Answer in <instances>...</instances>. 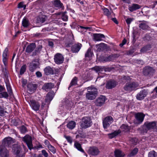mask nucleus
I'll return each mask as SVG.
<instances>
[{
  "mask_svg": "<svg viewBox=\"0 0 157 157\" xmlns=\"http://www.w3.org/2000/svg\"><path fill=\"white\" fill-rule=\"evenodd\" d=\"M156 124V122L155 121L151 122L147 121L142 127L139 128L138 130L141 134L147 133L148 130H154L155 128Z\"/></svg>",
  "mask_w": 157,
  "mask_h": 157,
  "instance_id": "nucleus-1",
  "label": "nucleus"
},
{
  "mask_svg": "<svg viewBox=\"0 0 157 157\" xmlns=\"http://www.w3.org/2000/svg\"><path fill=\"white\" fill-rule=\"evenodd\" d=\"M80 126L82 129H86L90 127L92 124L91 119L90 117H83L80 122Z\"/></svg>",
  "mask_w": 157,
  "mask_h": 157,
  "instance_id": "nucleus-2",
  "label": "nucleus"
},
{
  "mask_svg": "<svg viewBox=\"0 0 157 157\" xmlns=\"http://www.w3.org/2000/svg\"><path fill=\"white\" fill-rule=\"evenodd\" d=\"M138 86L139 84L136 82H130L126 83L124 89L126 91H132L135 90Z\"/></svg>",
  "mask_w": 157,
  "mask_h": 157,
  "instance_id": "nucleus-3",
  "label": "nucleus"
},
{
  "mask_svg": "<svg viewBox=\"0 0 157 157\" xmlns=\"http://www.w3.org/2000/svg\"><path fill=\"white\" fill-rule=\"evenodd\" d=\"M15 142V140L10 137L5 138L3 140L2 146L3 147H10L12 144Z\"/></svg>",
  "mask_w": 157,
  "mask_h": 157,
  "instance_id": "nucleus-4",
  "label": "nucleus"
},
{
  "mask_svg": "<svg viewBox=\"0 0 157 157\" xmlns=\"http://www.w3.org/2000/svg\"><path fill=\"white\" fill-rule=\"evenodd\" d=\"M155 71L153 67L148 66H146L143 69V72L144 75L146 76H152Z\"/></svg>",
  "mask_w": 157,
  "mask_h": 157,
  "instance_id": "nucleus-5",
  "label": "nucleus"
},
{
  "mask_svg": "<svg viewBox=\"0 0 157 157\" xmlns=\"http://www.w3.org/2000/svg\"><path fill=\"white\" fill-rule=\"evenodd\" d=\"M87 153L90 155L95 156L98 155L100 151L98 147L93 146L89 148Z\"/></svg>",
  "mask_w": 157,
  "mask_h": 157,
  "instance_id": "nucleus-6",
  "label": "nucleus"
},
{
  "mask_svg": "<svg viewBox=\"0 0 157 157\" xmlns=\"http://www.w3.org/2000/svg\"><path fill=\"white\" fill-rule=\"evenodd\" d=\"M22 140L26 143L28 147L30 150L33 148L32 137L29 135H26L25 136L22 137Z\"/></svg>",
  "mask_w": 157,
  "mask_h": 157,
  "instance_id": "nucleus-7",
  "label": "nucleus"
},
{
  "mask_svg": "<svg viewBox=\"0 0 157 157\" xmlns=\"http://www.w3.org/2000/svg\"><path fill=\"white\" fill-rule=\"evenodd\" d=\"M136 120L134 121V123L135 124H141L143 121L144 115L142 113H138L135 115Z\"/></svg>",
  "mask_w": 157,
  "mask_h": 157,
  "instance_id": "nucleus-8",
  "label": "nucleus"
},
{
  "mask_svg": "<svg viewBox=\"0 0 157 157\" xmlns=\"http://www.w3.org/2000/svg\"><path fill=\"white\" fill-rule=\"evenodd\" d=\"M113 117L109 116L105 117L103 121V127L105 128H107L109 127L110 124L113 122Z\"/></svg>",
  "mask_w": 157,
  "mask_h": 157,
  "instance_id": "nucleus-9",
  "label": "nucleus"
},
{
  "mask_svg": "<svg viewBox=\"0 0 157 157\" xmlns=\"http://www.w3.org/2000/svg\"><path fill=\"white\" fill-rule=\"evenodd\" d=\"M98 94V92L97 90L88 91L86 94V97L88 100H93L96 98Z\"/></svg>",
  "mask_w": 157,
  "mask_h": 157,
  "instance_id": "nucleus-10",
  "label": "nucleus"
},
{
  "mask_svg": "<svg viewBox=\"0 0 157 157\" xmlns=\"http://www.w3.org/2000/svg\"><path fill=\"white\" fill-rule=\"evenodd\" d=\"M40 64L38 59H34L30 63L29 68L30 71L33 72L37 68Z\"/></svg>",
  "mask_w": 157,
  "mask_h": 157,
  "instance_id": "nucleus-11",
  "label": "nucleus"
},
{
  "mask_svg": "<svg viewBox=\"0 0 157 157\" xmlns=\"http://www.w3.org/2000/svg\"><path fill=\"white\" fill-rule=\"evenodd\" d=\"M105 100V96L101 95L96 99L95 101V105L98 106H101L104 104Z\"/></svg>",
  "mask_w": 157,
  "mask_h": 157,
  "instance_id": "nucleus-12",
  "label": "nucleus"
},
{
  "mask_svg": "<svg viewBox=\"0 0 157 157\" xmlns=\"http://www.w3.org/2000/svg\"><path fill=\"white\" fill-rule=\"evenodd\" d=\"M10 152L5 147L0 146V157H9Z\"/></svg>",
  "mask_w": 157,
  "mask_h": 157,
  "instance_id": "nucleus-13",
  "label": "nucleus"
},
{
  "mask_svg": "<svg viewBox=\"0 0 157 157\" xmlns=\"http://www.w3.org/2000/svg\"><path fill=\"white\" fill-rule=\"evenodd\" d=\"M148 94L147 90H143L138 93L136 96V99L139 100H143Z\"/></svg>",
  "mask_w": 157,
  "mask_h": 157,
  "instance_id": "nucleus-14",
  "label": "nucleus"
},
{
  "mask_svg": "<svg viewBox=\"0 0 157 157\" xmlns=\"http://www.w3.org/2000/svg\"><path fill=\"white\" fill-rule=\"evenodd\" d=\"M55 93L53 91H51L47 94L45 99L47 105H48L55 96Z\"/></svg>",
  "mask_w": 157,
  "mask_h": 157,
  "instance_id": "nucleus-15",
  "label": "nucleus"
},
{
  "mask_svg": "<svg viewBox=\"0 0 157 157\" xmlns=\"http://www.w3.org/2000/svg\"><path fill=\"white\" fill-rule=\"evenodd\" d=\"M30 104L32 108L35 111L38 110L40 107V103L34 100H30Z\"/></svg>",
  "mask_w": 157,
  "mask_h": 157,
  "instance_id": "nucleus-16",
  "label": "nucleus"
},
{
  "mask_svg": "<svg viewBox=\"0 0 157 157\" xmlns=\"http://www.w3.org/2000/svg\"><path fill=\"white\" fill-rule=\"evenodd\" d=\"M117 85V82L114 80H109L106 84V87L108 89H111L115 87Z\"/></svg>",
  "mask_w": 157,
  "mask_h": 157,
  "instance_id": "nucleus-17",
  "label": "nucleus"
},
{
  "mask_svg": "<svg viewBox=\"0 0 157 157\" xmlns=\"http://www.w3.org/2000/svg\"><path fill=\"white\" fill-rule=\"evenodd\" d=\"M54 60L56 64H60L63 63L64 58L61 54H57L55 56Z\"/></svg>",
  "mask_w": 157,
  "mask_h": 157,
  "instance_id": "nucleus-18",
  "label": "nucleus"
},
{
  "mask_svg": "<svg viewBox=\"0 0 157 157\" xmlns=\"http://www.w3.org/2000/svg\"><path fill=\"white\" fill-rule=\"evenodd\" d=\"M53 4L54 7L58 9H64V7L63 4L60 0H55L53 1Z\"/></svg>",
  "mask_w": 157,
  "mask_h": 157,
  "instance_id": "nucleus-19",
  "label": "nucleus"
},
{
  "mask_svg": "<svg viewBox=\"0 0 157 157\" xmlns=\"http://www.w3.org/2000/svg\"><path fill=\"white\" fill-rule=\"evenodd\" d=\"M54 86V84L51 82L45 83L43 86L42 89L48 92L53 88Z\"/></svg>",
  "mask_w": 157,
  "mask_h": 157,
  "instance_id": "nucleus-20",
  "label": "nucleus"
},
{
  "mask_svg": "<svg viewBox=\"0 0 157 157\" xmlns=\"http://www.w3.org/2000/svg\"><path fill=\"white\" fill-rule=\"evenodd\" d=\"M21 149V147L18 144H14L13 145L12 150L14 155H17L20 153Z\"/></svg>",
  "mask_w": 157,
  "mask_h": 157,
  "instance_id": "nucleus-21",
  "label": "nucleus"
},
{
  "mask_svg": "<svg viewBox=\"0 0 157 157\" xmlns=\"http://www.w3.org/2000/svg\"><path fill=\"white\" fill-rule=\"evenodd\" d=\"M36 84H33L31 83H29L27 85L28 90L30 92H34L37 88Z\"/></svg>",
  "mask_w": 157,
  "mask_h": 157,
  "instance_id": "nucleus-22",
  "label": "nucleus"
},
{
  "mask_svg": "<svg viewBox=\"0 0 157 157\" xmlns=\"http://www.w3.org/2000/svg\"><path fill=\"white\" fill-rule=\"evenodd\" d=\"M82 44L78 43L73 45L71 47V51L74 53L78 52L80 49Z\"/></svg>",
  "mask_w": 157,
  "mask_h": 157,
  "instance_id": "nucleus-23",
  "label": "nucleus"
},
{
  "mask_svg": "<svg viewBox=\"0 0 157 157\" xmlns=\"http://www.w3.org/2000/svg\"><path fill=\"white\" fill-rule=\"evenodd\" d=\"M36 46L35 43H32L27 46L25 51L27 53H31L36 48Z\"/></svg>",
  "mask_w": 157,
  "mask_h": 157,
  "instance_id": "nucleus-24",
  "label": "nucleus"
},
{
  "mask_svg": "<svg viewBox=\"0 0 157 157\" xmlns=\"http://www.w3.org/2000/svg\"><path fill=\"white\" fill-rule=\"evenodd\" d=\"M141 22L140 24L139 27L143 30H145L149 28V26L147 24V22L144 21H141Z\"/></svg>",
  "mask_w": 157,
  "mask_h": 157,
  "instance_id": "nucleus-25",
  "label": "nucleus"
},
{
  "mask_svg": "<svg viewBox=\"0 0 157 157\" xmlns=\"http://www.w3.org/2000/svg\"><path fill=\"white\" fill-rule=\"evenodd\" d=\"M45 74L46 75H48L50 74H53L54 71L52 68L49 66H48L45 68L44 70Z\"/></svg>",
  "mask_w": 157,
  "mask_h": 157,
  "instance_id": "nucleus-26",
  "label": "nucleus"
},
{
  "mask_svg": "<svg viewBox=\"0 0 157 157\" xmlns=\"http://www.w3.org/2000/svg\"><path fill=\"white\" fill-rule=\"evenodd\" d=\"M140 5L137 4H133L132 6H129L128 9L130 11L133 12L140 9Z\"/></svg>",
  "mask_w": 157,
  "mask_h": 157,
  "instance_id": "nucleus-27",
  "label": "nucleus"
},
{
  "mask_svg": "<svg viewBox=\"0 0 157 157\" xmlns=\"http://www.w3.org/2000/svg\"><path fill=\"white\" fill-rule=\"evenodd\" d=\"M114 152L115 157H123L124 155V154L119 150H116Z\"/></svg>",
  "mask_w": 157,
  "mask_h": 157,
  "instance_id": "nucleus-28",
  "label": "nucleus"
},
{
  "mask_svg": "<svg viewBox=\"0 0 157 157\" xmlns=\"http://www.w3.org/2000/svg\"><path fill=\"white\" fill-rule=\"evenodd\" d=\"M47 18V17L44 15L40 16L37 18V22L38 23H43L46 20Z\"/></svg>",
  "mask_w": 157,
  "mask_h": 157,
  "instance_id": "nucleus-29",
  "label": "nucleus"
},
{
  "mask_svg": "<svg viewBox=\"0 0 157 157\" xmlns=\"http://www.w3.org/2000/svg\"><path fill=\"white\" fill-rule=\"evenodd\" d=\"M42 46L41 45H39L36 49L32 53V56H35L40 53L41 50Z\"/></svg>",
  "mask_w": 157,
  "mask_h": 157,
  "instance_id": "nucleus-30",
  "label": "nucleus"
},
{
  "mask_svg": "<svg viewBox=\"0 0 157 157\" xmlns=\"http://www.w3.org/2000/svg\"><path fill=\"white\" fill-rule=\"evenodd\" d=\"M76 123L74 121H71L67 124V126L68 128L70 129H73L75 127Z\"/></svg>",
  "mask_w": 157,
  "mask_h": 157,
  "instance_id": "nucleus-31",
  "label": "nucleus"
},
{
  "mask_svg": "<svg viewBox=\"0 0 157 157\" xmlns=\"http://www.w3.org/2000/svg\"><path fill=\"white\" fill-rule=\"evenodd\" d=\"M94 39H101V38H105V36L100 33H94L93 34Z\"/></svg>",
  "mask_w": 157,
  "mask_h": 157,
  "instance_id": "nucleus-32",
  "label": "nucleus"
},
{
  "mask_svg": "<svg viewBox=\"0 0 157 157\" xmlns=\"http://www.w3.org/2000/svg\"><path fill=\"white\" fill-rule=\"evenodd\" d=\"M121 128L122 130L123 131L128 132L130 131V127L128 125L123 124L121 126Z\"/></svg>",
  "mask_w": 157,
  "mask_h": 157,
  "instance_id": "nucleus-33",
  "label": "nucleus"
},
{
  "mask_svg": "<svg viewBox=\"0 0 157 157\" xmlns=\"http://www.w3.org/2000/svg\"><path fill=\"white\" fill-rule=\"evenodd\" d=\"M74 146L79 151L83 152L85 153V152L82 149L81 144L79 143L78 142H76L75 143Z\"/></svg>",
  "mask_w": 157,
  "mask_h": 157,
  "instance_id": "nucleus-34",
  "label": "nucleus"
},
{
  "mask_svg": "<svg viewBox=\"0 0 157 157\" xmlns=\"http://www.w3.org/2000/svg\"><path fill=\"white\" fill-rule=\"evenodd\" d=\"M7 113L6 109L4 106L0 105V116L3 117Z\"/></svg>",
  "mask_w": 157,
  "mask_h": 157,
  "instance_id": "nucleus-35",
  "label": "nucleus"
},
{
  "mask_svg": "<svg viewBox=\"0 0 157 157\" xmlns=\"http://www.w3.org/2000/svg\"><path fill=\"white\" fill-rule=\"evenodd\" d=\"M8 49L6 48H5L3 54V62H5L6 61L7 59V53Z\"/></svg>",
  "mask_w": 157,
  "mask_h": 157,
  "instance_id": "nucleus-36",
  "label": "nucleus"
},
{
  "mask_svg": "<svg viewBox=\"0 0 157 157\" xmlns=\"http://www.w3.org/2000/svg\"><path fill=\"white\" fill-rule=\"evenodd\" d=\"M151 48L150 45H147L144 47L140 50V52L142 53H144L147 51L149 50Z\"/></svg>",
  "mask_w": 157,
  "mask_h": 157,
  "instance_id": "nucleus-37",
  "label": "nucleus"
},
{
  "mask_svg": "<svg viewBox=\"0 0 157 157\" xmlns=\"http://www.w3.org/2000/svg\"><path fill=\"white\" fill-rule=\"evenodd\" d=\"M77 79L78 78L76 77H75L73 78L71 82L70 85L68 87V89L71 86L76 85L77 84Z\"/></svg>",
  "mask_w": 157,
  "mask_h": 157,
  "instance_id": "nucleus-38",
  "label": "nucleus"
},
{
  "mask_svg": "<svg viewBox=\"0 0 157 157\" xmlns=\"http://www.w3.org/2000/svg\"><path fill=\"white\" fill-rule=\"evenodd\" d=\"M120 132H121L119 130L116 131L113 133L109 134V136L110 138H112L117 135Z\"/></svg>",
  "mask_w": 157,
  "mask_h": 157,
  "instance_id": "nucleus-39",
  "label": "nucleus"
},
{
  "mask_svg": "<svg viewBox=\"0 0 157 157\" xmlns=\"http://www.w3.org/2000/svg\"><path fill=\"white\" fill-rule=\"evenodd\" d=\"M22 24L24 27H27L29 24V20L25 18H24L22 21Z\"/></svg>",
  "mask_w": 157,
  "mask_h": 157,
  "instance_id": "nucleus-40",
  "label": "nucleus"
},
{
  "mask_svg": "<svg viewBox=\"0 0 157 157\" xmlns=\"http://www.w3.org/2000/svg\"><path fill=\"white\" fill-rule=\"evenodd\" d=\"M138 151V149L136 147H135L132 151L131 153L128 155V156L131 157L135 155L137 153Z\"/></svg>",
  "mask_w": 157,
  "mask_h": 157,
  "instance_id": "nucleus-41",
  "label": "nucleus"
},
{
  "mask_svg": "<svg viewBox=\"0 0 157 157\" xmlns=\"http://www.w3.org/2000/svg\"><path fill=\"white\" fill-rule=\"evenodd\" d=\"M103 68L104 67H102L101 66H96L92 68L91 69L95 71L96 72H98L100 71H102Z\"/></svg>",
  "mask_w": 157,
  "mask_h": 157,
  "instance_id": "nucleus-42",
  "label": "nucleus"
},
{
  "mask_svg": "<svg viewBox=\"0 0 157 157\" xmlns=\"http://www.w3.org/2000/svg\"><path fill=\"white\" fill-rule=\"evenodd\" d=\"M9 95L6 92H2L0 93V98H8Z\"/></svg>",
  "mask_w": 157,
  "mask_h": 157,
  "instance_id": "nucleus-43",
  "label": "nucleus"
},
{
  "mask_svg": "<svg viewBox=\"0 0 157 157\" xmlns=\"http://www.w3.org/2000/svg\"><path fill=\"white\" fill-rule=\"evenodd\" d=\"M21 133L22 134H25L27 132V128L24 125H22L20 128Z\"/></svg>",
  "mask_w": 157,
  "mask_h": 157,
  "instance_id": "nucleus-44",
  "label": "nucleus"
},
{
  "mask_svg": "<svg viewBox=\"0 0 157 157\" xmlns=\"http://www.w3.org/2000/svg\"><path fill=\"white\" fill-rule=\"evenodd\" d=\"M93 53L91 52V49L89 48L85 55V57H90L92 56Z\"/></svg>",
  "mask_w": 157,
  "mask_h": 157,
  "instance_id": "nucleus-45",
  "label": "nucleus"
},
{
  "mask_svg": "<svg viewBox=\"0 0 157 157\" xmlns=\"http://www.w3.org/2000/svg\"><path fill=\"white\" fill-rule=\"evenodd\" d=\"M66 12H63L62 14V19L64 21H67L68 20V16L66 14Z\"/></svg>",
  "mask_w": 157,
  "mask_h": 157,
  "instance_id": "nucleus-46",
  "label": "nucleus"
},
{
  "mask_svg": "<svg viewBox=\"0 0 157 157\" xmlns=\"http://www.w3.org/2000/svg\"><path fill=\"white\" fill-rule=\"evenodd\" d=\"M6 87L7 91L9 93V94L10 96H11L13 94V92L9 84H6Z\"/></svg>",
  "mask_w": 157,
  "mask_h": 157,
  "instance_id": "nucleus-47",
  "label": "nucleus"
},
{
  "mask_svg": "<svg viewBox=\"0 0 157 157\" xmlns=\"http://www.w3.org/2000/svg\"><path fill=\"white\" fill-rule=\"evenodd\" d=\"M26 65H24L21 67L20 72V75H22L25 72L26 70Z\"/></svg>",
  "mask_w": 157,
  "mask_h": 157,
  "instance_id": "nucleus-48",
  "label": "nucleus"
},
{
  "mask_svg": "<svg viewBox=\"0 0 157 157\" xmlns=\"http://www.w3.org/2000/svg\"><path fill=\"white\" fill-rule=\"evenodd\" d=\"M103 10L104 11V14L107 16L108 17H109L111 14V13L109 12V10L106 8H105L103 9Z\"/></svg>",
  "mask_w": 157,
  "mask_h": 157,
  "instance_id": "nucleus-49",
  "label": "nucleus"
},
{
  "mask_svg": "<svg viewBox=\"0 0 157 157\" xmlns=\"http://www.w3.org/2000/svg\"><path fill=\"white\" fill-rule=\"evenodd\" d=\"M48 148L49 150L52 151L53 153L54 154L56 152V149L52 145H50L48 146Z\"/></svg>",
  "mask_w": 157,
  "mask_h": 157,
  "instance_id": "nucleus-50",
  "label": "nucleus"
},
{
  "mask_svg": "<svg viewBox=\"0 0 157 157\" xmlns=\"http://www.w3.org/2000/svg\"><path fill=\"white\" fill-rule=\"evenodd\" d=\"M26 5H24V2H20L18 5L17 7L19 8H23L25 10L26 8Z\"/></svg>",
  "mask_w": 157,
  "mask_h": 157,
  "instance_id": "nucleus-51",
  "label": "nucleus"
},
{
  "mask_svg": "<svg viewBox=\"0 0 157 157\" xmlns=\"http://www.w3.org/2000/svg\"><path fill=\"white\" fill-rule=\"evenodd\" d=\"M156 152L154 151L150 152L148 155L149 157H156Z\"/></svg>",
  "mask_w": 157,
  "mask_h": 157,
  "instance_id": "nucleus-52",
  "label": "nucleus"
},
{
  "mask_svg": "<svg viewBox=\"0 0 157 157\" xmlns=\"http://www.w3.org/2000/svg\"><path fill=\"white\" fill-rule=\"evenodd\" d=\"M130 141L132 144L136 145L137 141V139L136 138H131Z\"/></svg>",
  "mask_w": 157,
  "mask_h": 157,
  "instance_id": "nucleus-53",
  "label": "nucleus"
},
{
  "mask_svg": "<svg viewBox=\"0 0 157 157\" xmlns=\"http://www.w3.org/2000/svg\"><path fill=\"white\" fill-rule=\"evenodd\" d=\"M104 60L106 62L113 61V59L112 57V55L109 56L108 57L105 58Z\"/></svg>",
  "mask_w": 157,
  "mask_h": 157,
  "instance_id": "nucleus-54",
  "label": "nucleus"
},
{
  "mask_svg": "<svg viewBox=\"0 0 157 157\" xmlns=\"http://www.w3.org/2000/svg\"><path fill=\"white\" fill-rule=\"evenodd\" d=\"M73 44L72 41L70 40L68 41H67L65 42V45L66 47H69L70 46L72 45Z\"/></svg>",
  "mask_w": 157,
  "mask_h": 157,
  "instance_id": "nucleus-55",
  "label": "nucleus"
},
{
  "mask_svg": "<svg viewBox=\"0 0 157 157\" xmlns=\"http://www.w3.org/2000/svg\"><path fill=\"white\" fill-rule=\"evenodd\" d=\"M134 52V49L133 48L131 49L129 51H128L127 52V54L128 55H130L133 53Z\"/></svg>",
  "mask_w": 157,
  "mask_h": 157,
  "instance_id": "nucleus-56",
  "label": "nucleus"
},
{
  "mask_svg": "<svg viewBox=\"0 0 157 157\" xmlns=\"http://www.w3.org/2000/svg\"><path fill=\"white\" fill-rule=\"evenodd\" d=\"M65 137L70 143L71 144L72 143V139L71 137L70 136H65Z\"/></svg>",
  "mask_w": 157,
  "mask_h": 157,
  "instance_id": "nucleus-57",
  "label": "nucleus"
},
{
  "mask_svg": "<svg viewBox=\"0 0 157 157\" xmlns=\"http://www.w3.org/2000/svg\"><path fill=\"white\" fill-rule=\"evenodd\" d=\"M133 21V19L128 18L126 20V22L128 25H129L131 22Z\"/></svg>",
  "mask_w": 157,
  "mask_h": 157,
  "instance_id": "nucleus-58",
  "label": "nucleus"
},
{
  "mask_svg": "<svg viewBox=\"0 0 157 157\" xmlns=\"http://www.w3.org/2000/svg\"><path fill=\"white\" fill-rule=\"evenodd\" d=\"M42 152L43 155L45 157H48V154L44 150H43L42 151Z\"/></svg>",
  "mask_w": 157,
  "mask_h": 157,
  "instance_id": "nucleus-59",
  "label": "nucleus"
},
{
  "mask_svg": "<svg viewBox=\"0 0 157 157\" xmlns=\"http://www.w3.org/2000/svg\"><path fill=\"white\" fill-rule=\"evenodd\" d=\"M122 78L124 80H126L127 81H129L130 80V78L129 76H124L122 77Z\"/></svg>",
  "mask_w": 157,
  "mask_h": 157,
  "instance_id": "nucleus-60",
  "label": "nucleus"
},
{
  "mask_svg": "<svg viewBox=\"0 0 157 157\" xmlns=\"http://www.w3.org/2000/svg\"><path fill=\"white\" fill-rule=\"evenodd\" d=\"M126 40H123V41H122V42L120 44V46L121 47H122L125 44H126Z\"/></svg>",
  "mask_w": 157,
  "mask_h": 157,
  "instance_id": "nucleus-61",
  "label": "nucleus"
},
{
  "mask_svg": "<svg viewBox=\"0 0 157 157\" xmlns=\"http://www.w3.org/2000/svg\"><path fill=\"white\" fill-rule=\"evenodd\" d=\"M112 57H113V60H114L115 59L117 58L119 56V54H116L114 55H112Z\"/></svg>",
  "mask_w": 157,
  "mask_h": 157,
  "instance_id": "nucleus-62",
  "label": "nucleus"
},
{
  "mask_svg": "<svg viewBox=\"0 0 157 157\" xmlns=\"http://www.w3.org/2000/svg\"><path fill=\"white\" fill-rule=\"evenodd\" d=\"M111 20L116 24H118V22L116 18H111Z\"/></svg>",
  "mask_w": 157,
  "mask_h": 157,
  "instance_id": "nucleus-63",
  "label": "nucleus"
},
{
  "mask_svg": "<svg viewBox=\"0 0 157 157\" xmlns=\"http://www.w3.org/2000/svg\"><path fill=\"white\" fill-rule=\"evenodd\" d=\"M137 63L141 65H143L144 64V62L142 60H137Z\"/></svg>",
  "mask_w": 157,
  "mask_h": 157,
  "instance_id": "nucleus-64",
  "label": "nucleus"
}]
</instances>
